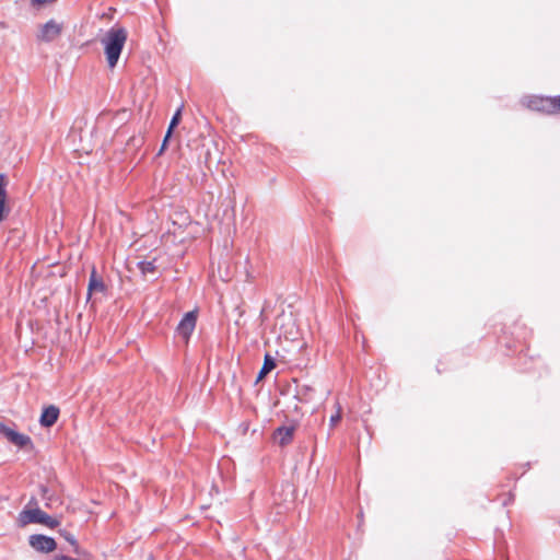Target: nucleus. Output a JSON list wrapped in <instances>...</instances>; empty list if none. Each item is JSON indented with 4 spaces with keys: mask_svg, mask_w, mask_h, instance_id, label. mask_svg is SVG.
I'll list each match as a JSON object with an SVG mask.
<instances>
[{
    "mask_svg": "<svg viewBox=\"0 0 560 560\" xmlns=\"http://www.w3.org/2000/svg\"><path fill=\"white\" fill-rule=\"evenodd\" d=\"M127 31L121 26L109 28L101 38L108 67L115 68L127 40Z\"/></svg>",
    "mask_w": 560,
    "mask_h": 560,
    "instance_id": "nucleus-1",
    "label": "nucleus"
},
{
    "mask_svg": "<svg viewBox=\"0 0 560 560\" xmlns=\"http://www.w3.org/2000/svg\"><path fill=\"white\" fill-rule=\"evenodd\" d=\"M19 521L22 525L27 524H44L49 528L57 527L60 522L40 509H30V510H23L19 515Z\"/></svg>",
    "mask_w": 560,
    "mask_h": 560,
    "instance_id": "nucleus-2",
    "label": "nucleus"
},
{
    "mask_svg": "<svg viewBox=\"0 0 560 560\" xmlns=\"http://www.w3.org/2000/svg\"><path fill=\"white\" fill-rule=\"evenodd\" d=\"M63 25L51 19L39 26L36 38L43 43H51L61 35Z\"/></svg>",
    "mask_w": 560,
    "mask_h": 560,
    "instance_id": "nucleus-3",
    "label": "nucleus"
},
{
    "mask_svg": "<svg viewBox=\"0 0 560 560\" xmlns=\"http://www.w3.org/2000/svg\"><path fill=\"white\" fill-rule=\"evenodd\" d=\"M197 323V312L190 311L187 312L180 322L177 325L176 332L179 337H182L186 342H188L191 334L196 328Z\"/></svg>",
    "mask_w": 560,
    "mask_h": 560,
    "instance_id": "nucleus-4",
    "label": "nucleus"
},
{
    "mask_svg": "<svg viewBox=\"0 0 560 560\" xmlns=\"http://www.w3.org/2000/svg\"><path fill=\"white\" fill-rule=\"evenodd\" d=\"M28 544L34 550L43 553L51 552L57 547V544L52 537L40 534L31 535L28 538Z\"/></svg>",
    "mask_w": 560,
    "mask_h": 560,
    "instance_id": "nucleus-5",
    "label": "nucleus"
},
{
    "mask_svg": "<svg viewBox=\"0 0 560 560\" xmlns=\"http://www.w3.org/2000/svg\"><path fill=\"white\" fill-rule=\"evenodd\" d=\"M552 97L529 96L523 100V104L528 108L538 112H552Z\"/></svg>",
    "mask_w": 560,
    "mask_h": 560,
    "instance_id": "nucleus-6",
    "label": "nucleus"
},
{
    "mask_svg": "<svg viewBox=\"0 0 560 560\" xmlns=\"http://www.w3.org/2000/svg\"><path fill=\"white\" fill-rule=\"evenodd\" d=\"M0 432L8 439V441L21 448L32 445V440L28 435L19 433L9 427L0 425Z\"/></svg>",
    "mask_w": 560,
    "mask_h": 560,
    "instance_id": "nucleus-7",
    "label": "nucleus"
},
{
    "mask_svg": "<svg viewBox=\"0 0 560 560\" xmlns=\"http://www.w3.org/2000/svg\"><path fill=\"white\" fill-rule=\"evenodd\" d=\"M8 178L4 174L0 173V222L3 221L10 213L11 209L7 205L8 201Z\"/></svg>",
    "mask_w": 560,
    "mask_h": 560,
    "instance_id": "nucleus-8",
    "label": "nucleus"
},
{
    "mask_svg": "<svg viewBox=\"0 0 560 560\" xmlns=\"http://www.w3.org/2000/svg\"><path fill=\"white\" fill-rule=\"evenodd\" d=\"M59 413V408L54 405L45 407L39 418L40 425L44 428L52 427L57 422Z\"/></svg>",
    "mask_w": 560,
    "mask_h": 560,
    "instance_id": "nucleus-9",
    "label": "nucleus"
},
{
    "mask_svg": "<svg viewBox=\"0 0 560 560\" xmlns=\"http://www.w3.org/2000/svg\"><path fill=\"white\" fill-rule=\"evenodd\" d=\"M294 430L295 429L293 425H290V427L282 425V427H279L278 429H276L273 436L280 445L284 446L292 441Z\"/></svg>",
    "mask_w": 560,
    "mask_h": 560,
    "instance_id": "nucleus-10",
    "label": "nucleus"
},
{
    "mask_svg": "<svg viewBox=\"0 0 560 560\" xmlns=\"http://www.w3.org/2000/svg\"><path fill=\"white\" fill-rule=\"evenodd\" d=\"M106 285L102 278L97 277L96 269L93 268L90 275L88 296L90 298L93 292H105Z\"/></svg>",
    "mask_w": 560,
    "mask_h": 560,
    "instance_id": "nucleus-11",
    "label": "nucleus"
},
{
    "mask_svg": "<svg viewBox=\"0 0 560 560\" xmlns=\"http://www.w3.org/2000/svg\"><path fill=\"white\" fill-rule=\"evenodd\" d=\"M276 368V361L270 354H265L262 366L257 375V382L261 381L268 373Z\"/></svg>",
    "mask_w": 560,
    "mask_h": 560,
    "instance_id": "nucleus-12",
    "label": "nucleus"
},
{
    "mask_svg": "<svg viewBox=\"0 0 560 560\" xmlns=\"http://www.w3.org/2000/svg\"><path fill=\"white\" fill-rule=\"evenodd\" d=\"M138 268L141 273H153L156 269L155 260H141L138 262Z\"/></svg>",
    "mask_w": 560,
    "mask_h": 560,
    "instance_id": "nucleus-13",
    "label": "nucleus"
},
{
    "mask_svg": "<svg viewBox=\"0 0 560 560\" xmlns=\"http://www.w3.org/2000/svg\"><path fill=\"white\" fill-rule=\"evenodd\" d=\"M182 109H183V105L174 113V115L170 121L168 128H167L168 136L173 135L174 128H176L177 125L179 124V121L182 119Z\"/></svg>",
    "mask_w": 560,
    "mask_h": 560,
    "instance_id": "nucleus-14",
    "label": "nucleus"
},
{
    "mask_svg": "<svg viewBox=\"0 0 560 560\" xmlns=\"http://www.w3.org/2000/svg\"><path fill=\"white\" fill-rule=\"evenodd\" d=\"M40 495H42V499L45 501V505L47 508H50L52 504L54 495L47 487L40 486Z\"/></svg>",
    "mask_w": 560,
    "mask_h": 560,
    "instance_id": "nucleus-15",
    "label": "nucleus"
},
{
    "mask_svg": "<svg viewBox=\"0 0 560 560\" xmlns=\"http://www.w3.org/2000/svg\"><path fill=\"white\" fill-rule=\"evenodd\" d=\"M342 409L340 404L336 402V412L329 419L330 430L341 420Z\"/></svg>",
    "mask_w": 560,
    "mask_h": 560,
    "instance_id": "nucleus-16",
    "label": "nucleus"
},
{
    "mask_svg": "<svg viewBox=\"0 0 560 560\" xmlns=\"http://www.w3.org/2000/svg\"><path fill=\"white\" fill-rule=\"evenodd\" d=\"M57 0H31V5L33 8H42L47 4H51L56 2Z\"/></svg>",
    "mask_w": 560,
    "mask_h": 560,
    "instance_id": "nucleus-17",
    "label": "nucleus"
},
{
    "mask_svg": "<svg viewBox=\"0 0 560 560\" xmlns=\"http://www.w3.org/2000/svg\"><path fill=\"white\" fill-rule=\"evenodd\" d=\"M312 390H313V389H312L310 386H307V385H302V386H300V387H299V389H298V395H300V396H302V395H303V396H305V398H304L303 400H305V401H306V400H308V399H310L307 396H308V393H310V392H312Z\"/></svg>",
    "mask_w": 560,
    "mask_h": 560,
    "instance_id": "nucleus-18",
    "label": "nucleus"
},
{
    "mask_svg": "<svg viewBox=\"0 0 560 560\" xmlns=\"http://www.w3.org/2000/svg\"><path fill=\"white\" fill-rule=\"evenodd\" d=\"M171 137H172V136H168V131H166V135H165V137H164V139H163V141H162V145H161V148H160V150H159L158 155H161V154L164 152V150L166 149V147H167V142H168V140H170V138H171Z\"/></svg>",
    "mask_w": 560,
    "mask_h": 560,
    "instance_id": "nucleus-19",
    "label": "nucleus"
},
{
    "mask_svg": "<svg viewBox=\"0 0 560 560\" xmlns=\"http://www.w3.org/2000/svg\"><path fill=\"white\" fill-rule=\"evenodd\" d=\"M552 100L555 101V103L552 104V112H560V96L553 97Z\"/></svg>",
    "mask_w": 560,
    "mask_h": 560,
    "instance_id": "nucleus-20",
    "label": "nucleus"
},
{
    "mask_svg": "<svg viewBox=\"0 0 560 560\" xmlns=\"http://www.w3.org/2000/svg\"><path fill=\"white\" fill-rule=\"evenodd\" d=\"M65 538L70 541L71 544H74V539L71 535H65Z\"/></svg>",
    "mask_w": 560,
    "mask_h": 560,
    "instance_id": "nucleus-21",
    "label": "nucleus"
}]
</instances>
